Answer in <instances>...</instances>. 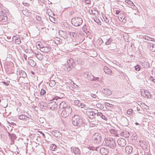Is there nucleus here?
Masks as SVG:
<instances>
[{"mask_svg":"<svg viewBox=\"0 0 155 155\" xmlns=\"http://www.w3.org/2000/svg\"><path fill=\"white\" fill-rule=\"evenodd\" d=\"M80 106L81 107V108H83L85 107V105L84 104L81 103V104H80Z\"/></svg>","mask_w":155,"mask_h":155,"instance_id":"4d7b16f0","label":"nucleus"},{"mask_svg":"<svg viewBox=\"0 0 155 155\" xmlns=\"http://www.w3.org/2000/svg\"><path fill=\"white\" fill-rule=\"evenodd\" d=\"M40 155H45V153L43 152L42 151L40 154Z\"/></svg>","mask_w":155,"mask_h":155,"instance_id":"338daca9","label":"nucleus"},{"mask_svg":"<svg viewBox=\"0 0 155 155\" xmlns=\"http://www.w3.org/2000/svg\"><path fill=\"white\" fill-rule=\"evenodd\" d=\"M91 96L93 98H95L96 97V95L95 94H93L92 93L91 94Z\"/></svg>","mask_w":155,"mask_h":155,"instance_id":"864d4df0","label":"nucleus"},{"mask_svg":"<svg viewBox=\"0 0 155 155\" xmlns=\"http://www.w3.org/2000/svg\"><path fill=\"white\" fill-rule=\"evenodd\" d=\"M105 145L108 146L110 148L114 149L116 147V145L115 140L112 138H109L105 140Z\"/></svg>","mask_w":155,"mask_h":155,"instance_id":"7ed1b4c3","label":"nucleus"},{"mask_svg":"<svg viewBox=\"0 0 155 155\" xmlns=\"http://www.w3.org/2000/svg\"><path fill=\"white\" fill-rule=\"evenodd\" d=\"M118 145L121 147H125L127 143L125 140L123 138H120L117 140Z\"/></svg>","mask_w":155,"mask_h":155,"instance_id":"1a4fd4ad","label":"nucleus"},{"mask_svg":"<svg viewBox=\"0 0 155 155\" xmlns=\"http://www.w3.org/2000/svg\"><path fill=\"white\" fill-rule=\"evenodd\" d=\"M120 12V11L119 10H115V14L116 15H118L119 14Z\"/></svg>","mask_w":155,"mask_h":155,"instance_id":"13d9d810","label":"nucleus"},{"mask_svg":"<svg viewBox=\"0 0 155 155\" xmlns=\"http://www.w3.org/2000/svg\"><path fill=\"white\" fill-rule=\"evenodd\" d=\"M84 2L87 4H89L91 3V1L90 0H85Z\"/></svg>","mask_w":155,"mask_h":155,"instance_id":"5fc2aeb1","label":"nucleus"},{"mask_svg":"<svg viewBox=\"0 0 155 155\" xmlns=\"http://www.w3.org/2000/svg\"><path fill=\"white\" fill-rule=\"evenodd\" d=\"M119 18H120V20H126L125 19V15L124 13H120L119 15L118 16Z\"/></svg>","mask_w":155,"mask_h":155,"instance_id":"cd10ccee","label":"nucleus"},{"mask_svg":"<svg viewBox=\"0 0 155 155\" xmlns=\"http://www.w3.org/2000/svg\"><path fill=\"white\" fill-rule=\"evenodd\" d=\"M50 149L53 151L55 150L56 149V146L54 144H52L50 145Z\"/></svg>","mask_w":155,"mask_h":155,"instance_id":"2f4dec72","label":"nucleus"},{"mask_svg":"<svg viewBox=\"0 0 155 155\" xmlns=\"http://www.w3.org/2000/svg\"><path fill=\"white\" fill-rule=\"evenodd\" d=\"M39 48H40V49L39 50L42 52L46 53L49 51L47 47L45 46H42L40 45V44Z\"/></svg>","mask_w":155,"mask_h":155,"instance_id":"6ab92c4d","label":"nucleus"},{"mask_svg":"<svg viewBox=\"0 0 155 155\" xmlns=\"http://www.w3.org/2000/svg\"><path fill=\"white\" fill-rule=\"evenodd\" d=\"M149 95H150L149 92L147 90H146L144 91L143 94H142V96L144 97L148 98Z\"/></svg>","mask_w":155,"mask_h":155,"instance_id":"b1692460","label":"nucleus"},{"mask_svg":"<svg viewBox=\"0 0 155 155\" xmlns=\"http://www.w3.org/2000/svg\"><path fill=\"white\" fill-rule=\"evenodd\" d=\"M96 21H96V20H94V21H96V22L97 23H99V22H101V21H100V20H99V19H98V20H97H97H96Z\"/></svg>","mask_w":155,"mask_h":155,"instance_id":"774afa93","label":"nucleus"},{"mask_svg":"<svg viewBox=\"0 0 155 155\" xmlns=\"http://www.w3.org/2000/svg\"><path fill=\"white\" fill-rule=\"evenodd\" d=\"M104 70L106 73L107 74H111L112 71L107 66H105L104 67Z\"/></svg>","mask_w":155,"mask_h":155,"instance_id":"4be33fe9","label":"nucleus"},{"mask_svg":"<svg viewBox=\"0 0 155 155\" xmlns=\"http://www.w3.org/2000/svg\"><path fill=\"white\" fill-rule=\"evenodd\" d=\"M46 21V19L43 18L42 19L39 17V26L41 27V29H44L45 28L44 27V22L45 21Z\"/></svg>","mask_w":155,"mask_h":155,"instance_id":"4468645a","label":"nucleus"},{"mask_svg":"<svg viewBox=\"0 0 155 155\" xmlns=\"http://www.w3.org/2000/svg\"><path fill=\"white\" fill-rule=\"evenodd\" d=\"M59 33L60 35L61 36V37L64 39H65L68 37L67 34L65 31H63L61 30L59 31Z\"/></svg>","mask_w":155,"mask_h":155,"instance_id":"aec40b11","label":"nucleus"},{"mask_svg":"<svg viewBox=\"0 0 155 155\" xmlns=\"http://www.w3.org/2000/svg\"><path fill=\"white\" fill-rule=\"evenodd\" d=\"M73 153L76 155H81V151L78 148V147H75L73 149Z\"/></svg>","mask_w":155,"mask_h":155,"instance_id":"a211bd4d","label":"nucleus"},{"mask_svg":"<svg viewBox=\"0 0 155 155\" xmlns=\"http://www.w3.org/2000/svg\"><path fill=\"white\" fill-rule=\"evenodd\" d=\"M94 143L97 144H101L102 140L100 134L96 133L94 134L92 137Z\"/></svg>","mask_w":155,"mask_h":155,"instance_id":"423d86ee","label":"nucleus"},{"mask_svg":"<svg viewBox=\"0 0 155 155\" xmlns=\"http://www.w3.org/2000/svg\"><path fill=\"white\" fill-rule=\"evenodd\" d=\"M97 116L100 117H101V116H102V115H103L101 113V112H99L98 113V112L97 113Z\"/></svg>","mask_w":155,"mask_h":155,"instance_id":"603ef678","label":"nucleus"},{"mask_svg":"<svg viewBox=\"0 0 155 155\" xmlns=\"http://www.w3.org/2000/svg\"><path fill=\"white\" fill-rule=\"evenodd\" d=\"M28 63L32 67L35 66L36 63L32 60H30L29 61Z\"/></svg>","mask_w":155,"mask_h":155,"instance_id":"7c9ffc66","label":"nucleus"},{"mask_svg":"<svg viewBox=\"0 0 155 155\" xmlns=\"http://www.w3.org/2000/svg\"><path fill=\"white\" fill-rule=\"evenodd\" d=\"M125 2L129 5H130L132 6H133L134 8L135 7V8H134L135 9V8H137V7H136V6L134 5V3L132 1L130 0H126Z\"/></svg>","mask_w":155,"mask_h":155,"instance_id":"c756f323","label":"nucleus"},{"mask_svg":"<svg viewBox=\"0 0 155 155\" xmlns=\"http://www.w3.org/2000/svg\"><path fill=\"white\" fill-rule=\"evenodd\" d=\"M134 68H135V70L137 71H139L140 69V66L138 64L136 66H135Z\"/></svg>","mask_w":155,"mask_h":155,"instance_id":"a19ab883","label":"nucleus"},{"mask_svg":"<svg viewBox=\"0 0 155 155\" xmlns=\"http://www.w3.org/2000/svg\"><path fill=\"white\" fill-rule=\"evenodd\" d=\"M72 24L76 27L79 26L82 23L83 20L81 18L79 17H75L71 19Z\"/></svg>","mask_w":155,"mask_h":155,"instance_id":"20e7f679","label":"nucleus"},{"mask_svg":"<svg viewBox=\"0 0 155 155\" xmlns=\"http://www.w3.org/2000/svg\"><path fill=\"white\" fill-rule=\"evenodd\" d=\"M34 142L35 143L36 145H35V147H37L39 144V143H38L37 142H38V138H37L36 139H34Z\"/></svg>","mask_w":155,"mask_h":155,"instance_id":"49530a36","label":"nucleus"},{"mask_svg":"<svg viewBox=\"0 0 155 155\" xmlns=\"http://www.w3.org/2000/svg\"><path fill=\"white\" fill-rule=\"evenodd\" d=\"M133 111V110L131 109H128L127 112V114H130L132 113Z\"/></svg>","mask_w":155,"mask_h":155,"instance_id":"c03bdc74","label":"nucleus"},{"mask_svg":"<svg viewBox=\"0 0 155 155\" xmlns=\"http://www.w3.org/2000/svg\"><path fill=\"white\" fill-rule=\"evenodd\" d=\"M101 153L103 155H107L108 153V150L104 147H102L100 149Z\"/></svg>","mask_w":155,"mask_h":155,"instance_id":"dca6fc26","label":"nucleus"},{"mask_svg":"<svg viewBox=\"0 0 155 155\" xmlns=\"http://www.w3.org/2000/svg\"><path fill=\"white\" fill-rule=\"evenodd\" d=\"M51 132L53 135L56 137L60 138L62 136V134L58 131L53 130H51Z\"/></svg>","mask_w":155,"mask_h":155,"instance_id":"9d476101","label":"nucleus"},{"mask_svg":"<svg viewBox=\"0 0 155 155\" xmlns=\"http://www.w3.org/2000/svg\"><path fill=\"white\" fill-rule=\"evenodd\" d=\"M145 90L143 89L141 90V94L142 95V94H143L144 91H145Z\"/></svg>","mask_w":155,"mask_h":155,"instance_id":"0e129e2a","label":"nucleus"},{"mask_svg":"<svg viewBox=\"0 0 155 155\" xmlns=\"http://www.w3.org/2000/svg\"><path fill=\"white\" fill-rule=\"evenodd\" d=\"M46 93L45 91L43 89H42L41 90L40 94L41 95H43Z\"/></svg>","mask_w":155,"mask_h":155,"instance_id":"37998d69","label":"nucleus"},{"mask_svg":"<svg viewBox=\"0 0 155 155\" xmlns=\"http://www.w3.org/2000/svg\"><path fill=\"white\" fill-rule=\"evenodd\" d=\"M99 77H94L93 75H92V77H91V79H90V81H99Z\"/></svg>","mask_w":155,"mask_h":155,"instance_id":"473e14b6","label":"nucleus"},{"mask_svg":"<svg viewBox=\"0 0 155 155\" xmlns=\"http://www.w3.org/2000/svg\"><path fill=\"white\" fill-rule=\"evenodd\" d=\"M8 136L10 138L11 140V144H13L14 143V140L17 138L16 135L13 134H11L8 132Z\"/></svg>","mask_w":155,"mask_h":155,"instance_id":"9b49d317","label":"nucleus"},{"mask_svg":"<svg viewBox=\"0 0 155 155\" xmlns=\"http://www.w3.org/2000/svg\"><path fill=\"white\" fill-rule=\"evenodd\" d=\"M116 153H121L120 150L119 148H117L116 150Z\"/></svg>","mask_w":155,"mask_h":155,"instance_id":"3c124183","label":"nucleus"},{"mask_svg":"<svg viewBox=\"0 0 155 155\" xmlns=\"http://www.w3.org/2000/svg\"><path fill=\"white\" fill-rule=\"evenodd\" d=\"M101 118L102 119H103L105 120L106 121H107V118H106L105 116H104L103 115H102V116H101Z\"/></svg>","mask_w":155,"mask_h":155,"instance_id":"8fccbe9b","label":"nucleus"},{"mask_svg":"<svg viewBox=\"0 0 155 155\" xmlns=\"http://www.w3.org/2000/svg\"><path fill=\"white\" fill-rule=\"evenodd\" d=\"M125 150L126 152L128 154H131L132 152L133 148L131 146H127L125 147Z\"/></svg>","mask_w":155,"mask_h":155,"instance_id":"f3484780","label":"nucleus"},{"mask_svg":"<svg viewBox=\"0 0 155 155\" xmlns=\"http://www.w3.org/2000/svg\"><path fill=\"white\" fill-rule=\"evenodd\" d=\"M52 99L50 100V101H52L49 103V106H51V108H55L57 107V101L58 100L60 99L61 98L58 96H55L52 98Z\"/></svg>","mask_w":155,"mask_h":155,"instance_id":"39448f33","label":"nucleus"},{"mask_svg":"<svg viewBox=\"0 0 155 155\" xmlns=\"http://www.w3.org/2000/svg\"><path fill=\"white\" fill-rule=\"evenodd\" d=\"M42 71H43V72H44V73H41V71H40V73L41 74H45V71H46V70L45 69H42Z\"/></svg>","mask_w":155,"mask_h":155,"instance_id":"052dcab7","label":"nucleus"},{"mask_svg":"<svg viewBox=\"0 0 155 155\" xmlns=\"http://www.w3.org/2000/svg\"><path fill=\"white\" fill-rule=\"evenodd\" d=\"M103 19L104 22L107 24L109 25V20L108 19L107 17L106 16H104L103 17Z\"/></svg>","mask_w":155,"mask_h":155,"instance_id":"58836bf2","label":"nucleus"},{"mask_svg":"<svg viewBox=\"0 0 155 155\" xmlns=\"http://www.w3.org/2000/svg\"><path fill=\"white\" fill-rule=\"evenodd\" d=\"M1 83L5 86H8L9 85L8 83L7 82L2 81Z\"/></svg>","mask_w":155,"mask_h":155,"instance_id":"09e8293b","label":"nucleus"},{"mask_svg":"<svg viewBox=\"0 0 155 155\" xmlns=\"http://www.w3.org/2000/svg\"><path fill=\"white\" fill-rule=\"evenodd\" d=\"M31 73L33 75L36 74V73H38V70H37V71H35V72H34L32 71H31Z\"/></svg>","mask_w":155,"mask_h":155,"instance_id":"6e6d98bb","label":"nucleus"},{"mask_svg":"<svg viewBox=\"0 0 155 155\" xmlns=\"http://www.w3.org/2000/svg\"><path fill=\"white\" fill-rule=\"evenodd\" d=\"M42 137L43 139L45 138V134L41 131H39V137Z\"/></svg>","mask_w":155,"mask_h":155,"instance_id":"ea45409f","label":"nucleus"},{"mask_svg":"<svg viewBox=\"0 0 155 155\" xmlns=\"http://www.w3.org/2000/svg\"><path fill=\"white\" fill-rule=\"evenodd\" d=\"M59 107L60 109H63L61 113V115L62 117H66L68 116L72 112L71 108L64 101H62L60 103Z\"/></svg>","mask_w":155,"mask_h":155,"instance_id":"f257e3e1","label":"nucleus"},{"mask_svg":"<svg viewBox=\"0 0 155 155\" xmlns=\"http://www.w3.org/2000/svg\"><path fill=\"white\" fill-rule=\"evenodd\" d=\"M89 12L91 14L95 15L96 13L98 12L97 10H91V11H89Z\"/></svg>","mask_w":155,"mask_h":155,"instance_id":"e433bc0d","label":"nucleus"},{"mask_svg":"<svg viewBox=\"0 0 155 155\" xmlns=\"http://www.w3.org/2000/svg\"><path fill=\"white\" fill-rule=\"evenodd\" d=\"M74 60L72 58H69L67 60V64L68 67L66 69L68 71H70L74 67Z\"/></svg>","mask_w":155,"mask_h":155,"instance_id":"0eeeda50","label":"nucleus"},{"mask_svg":"<svg viewBox=\"0 0 155 155\" xmlns=\"http://www.w3.org/2000/svg\"><path fill=\"white\" fill-rule=\"evenodd\" d=\"M15 42L17 44H19L21 42V41L19 37H17L15 39Z\"/></svg>","mask_w":155,"mask_h":155,"instance_id":"4c0bfd02","label":"nucleus"},{"mask_svg":"<svg viewBox=\"0 0 155 155\" xmlns=\"http://www.w3.org/2000/svg\"><path fill=\"white\" fill-rule=\"evenodd\" d=\"M110 133L113 134L114 136H118V134H117L116 131L114 129H111L110 130Z\"/></svg>","mask_w":155,"mask_h":155,"instance_id":"c85d7f7f","label":"nucleus"},{"mask_svg":"<svg viewBox=\"0 0 155 155\" xmlns=\"http://www.w3.org/2000/svg\"><path fill=\"white\" fill-rule=\"evenodd\" d=\"M141 38H143L146 40L155 41V39L150 38L147 36L145 35L141 37Z\"/></svg>","mask_w":155,"mask_h":155,"instance_id":"5701e85b","label":"nucleus"},{"mask_svg":"<svg viewBox=\"0 0 155 155\" xmlns=\"http://www.w3.org/2000/svg\"><path fill=\"white\" fill-rule=\"evenodd\" d=\"M72 122L74 126L80 127L85 124V120L78 115H74L72 118Z\"/></svg>","mask_w":155,"mask_h":155,"instance_id":"f03ea898","label":"nucleus"},{"mask_svg":"<svg viewBox=\"0 0 155 155\" xmlns=\"http://www.w3.org/2000/svg\"><path fill=\"white\" fill-rule=\"evenodd\" d=\"M23 57L26 60H27V55H25V54H23Z\"/></svg>","mask_w":155,"mask_h":155,"instance_id":"e2e57ef3","label":"nucleus"},{"mask_svg":"<svg viewBox=\"0 0 155 155\" xmlns=\"http://www.w3.org/2000/svg\"><path fill=\"white\" fill-rule=\"evenodd\" d=\"M88 148L90 150H96V148L94 147L90 146Z\"/></svg>","mask_w":155,"mask_h":155,"instance_id":"de8ad7c7","label":"nucleus"},{"mask_svg":"<svg viewBox=\"0 0 155 155\" xmlns=\"http://www.w3.org/2000/svg\"><path fill=\"white\" fill-rule=\"evenodd\" d=\"M34 142L35 143L36 145H35V147H37L39 144V143H38L37 142H38V138H37L36 139H34Z\"/></svg>","mask_w":155,"mask_h":155,"instance_id":"a18cd8bd","label":"nucleus"},{"mask_svg":"<svg viewBox=\"0 0 155 155\" xmlns=\"http://www.w3.org/2000/svg\"><path fill=\"white\" fill-rule=\"evenodd\" d=\"M28 118H29L27 116L22 114L18 116V118L20 120H26Z\"/></svg>","mask_w":155,"mask_h":155,"instance_id":"a878e982","label":"nucleus"},{"mask_svg":"<svg viewBox=\"0 0 155 155\" xmlns=\"http://www.w3.org/2000/svg\"><path fill=\"white\" fill-rule=\"evenodd\" d=\"M112 41V39L111 38L108 39L107 41L105 42V44L106 45H108L110 44Z\"/></svg>","mask_w":155,"mask_h":155,"instance_id":"c9c22d12","label":"nucleus"},{"mask_svg":"<svg viewBox=\"0 0 155 155\" xmlns=\"http://www.w3.org/2000/svg\"><path fill=\"white\" fill-rule=\"evenodd\" d=\"M69 35L71 38H75L77 36L78 34L77 33L72 32H69Z\"/></svg>","mask_w":155,"mask_h":155,"instance_id":"bb28decb","label":"nucleus"},{"mask_svg":"<svg viewBox=\"0 0 155 155\" xmlns=\"http://www.w3.org/2000/svg\"><path fill=\"white\" fill-rule=\"evenodd\" d=\"M84 77L87 79L88 81H90V79H91V77H92V75L89 72H85L83 73Z\"/></svg>","mask_w":155,"mask_h":155,"instance_id":"ddd939ff","label":"nucleus"},{"mask_svg":"<svg viewBox=\"0 0 155 155\" xmlns=\"http://www.w3.org/2000/svg\"><path fill=\"white\" fill-rule=\"evenodd\" d=\"M43 58V55L42 54H41V53H40L39 54V60L40 59H41Z\"/></svg>","mask_w":155,"mask_h":155,"instance_id":"bf43d9fd","label":"nucleus"},{"mask_svg":"<svg viewBox=\"0 0 155 155\" xmlns=\"http://www.w3.org/2000/svg\"><path fill=\"white\" fill-rule=\"evenodd\" d=\"M97 112L98 111L95 109H89L86 111V113L90 118L92 119L94 117Z\"/></svg>","mask_w":155,"mask_h":155,"instance_id":"6e6552de","label":"nucleus"},{"mask_svg":"<svg viewBox=\"0 0 155 155\" xmlns=\"http://www.w3.org/2000/svg\"><path fill=\"white\" fill-rule=\"evenodd\" d=\"M35 54L36 55V57L37 58L39 59V58H38V52H35Z\"/></svg>","mask_w":155,"mask_h":155,"instance_id":"69168bd1","label":"nucleus"},{"mask_svg":"<svg viewBox=\"0 0 155 155\" xmlns=\"http://www.w3.org/2000/svg\"><path fill=\"white\" fill-rule=\"evenodd\" d=\"M99 40V42L101 44H102L103 43V41L102 39L101 38H100V39Z\"/></svg>","mask_w":155,"mask_h":155,"instance_id":"680f3d73","label":"nucleus"},{"mask_svg":"<svg viewBox=\"0 0 155 155\" xmlns=\"http://www.w3.org/2000/svg\"><path fill=\"white\" fill-rule=\"evenodd\" d=\"M105 105L106 106L109 107H113V105L112 104L108 103L107 102L105 103Z\"/></svg>","mask_w":155,"mask_h":155,"instance_id":"79ce46f5","label":"nucleus"},{"mask_svg":"<svg viewBox=\"0 0 155 155\" xmlns=\"http://www.w3.org/2000/svg\"><path fill=\"white\" fill-rule=\"evenodd\" d=\"M47 104L45 102H41L39 103V108L41 110H44L47 109Z\"/></svg>","mask_w":155,"mask_h":155,"instance_id":"f8f14e48","label":"nucleus"},{"mask_svg":"<svg viewBox=\"0 0 155 155\" xmlns=\"http://www.w3.org/2000/svg\"><path fill=\"white\" fill-rule=\"evenodd\" d=\"M7 19L8 18L7 16L3 15H0V22L3 23L6 21Z\"/></svg>","mask_w":155,"mask_h":155,"instance_id":"412c9836","label":"nucleus"},{"mask_svg":"<svg viewBox=\"0 0 155 155\" xmlns=\"http://www.w3.org/2000/svg\"><path fill=\"white\" fill-rule=\"evenodd\" d=\"M80 101L78 100H75L74 101V103L76 106L80 107V104H81Z\"/></svg>","mask_w":155,"mask_h":155,"instance_id":"f704fd0d","label":"nucleus"},{"mask_svg":"<svg viewBox=\"0 0 155 155\" xmlns=\"http://www.w3.org/2000/svg\"><path fill=\"white\" fill-rule=\"evenodd\" d=\"M102 93L105 95H110L111 94V91L107 88H104L102 91Z\"/></svg>","mask_w":155,"mask_h":155,"instance_id":"2eb2a0df","label":"nucleus"},{"mask_svg":"<svg viewBox=\"0 0 155 155\" xmlns=\"http://www.w3.org/2000/svg\"><path fill=\"white\" fill-rule=\"evenodd\" d=\"M19 74L20 76L23 78H25L27 76L25 72L23 70H20L19 71Z\"/></svg>","mask_w":155,"mask_h":155,"instance_id":"393cba45","label":"nucleus"},{"mask_svg":"<svg viewBox=\"0 0 155 155\" xmlns=\"http://www.w3.org/2000/svg\"><path fill=\"white\" fill-rule=\"evenodd\" d=\"M56 84V83L54 81V80H52L51 81H50L49 85L51 87H53Z\"/></svg>","mask_w":155,"mask_h":155,"instance_id":"72a5a7b5","label":"nucleus"}]
</instances>
